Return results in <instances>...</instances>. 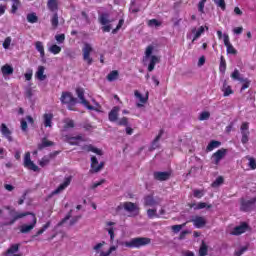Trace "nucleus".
I'll return each mask as SVG.
<instances>
[{
    "label": "nucleus",
    "instance_id": "f257e3e1",
    "mask_svg": "<svg viewBox=\"0 0 256 256\" xmlns=\"http://www.w3.org/2000/svg\"><path fill=\"white\" fill-rule=\"evenodd\" d=\"M150 243H152V240L150 238L138 237V238H132L129 241L121 242L120 245L128 249H141L142 247H145Z\"/></svg>",
    "mask_w": 256,
    "mask_h": 256
},
{
    "label": "nucleus",
    "instance_id": "f03ea898",
    "mask_svg": "<svg viewBox=\"0 0 256 256\" xmlns=\"http://www.w3.org/2000/svg\"><path fill=\"white\" fill-rule=\"evenodd\" d=\"M129 213L128 217L135 218L140 213L139 206L134 202H121L120 205L116 207V212L121 213L122 211Z\"/></svg>",
    "mask_w": 256,
    "mask_h": 256
},
{
    "label": "nucleus",
    "instance_id": "7ed1b4c3",
    "mask_svg": "<svg viewBox=\"0 0 256 256\" xmlns=\"http://www.w3.org/2000/svg\"><path fill=\"white\" fill-rule=\"evenodd\" d=\"M46 7H48L50 12H54L52 18H50V24L52 25V29L55 30L59 26V15L57 14V11L59 10V3L57 0H48Z\"/></svg>",
    "mask_w": 256,
    "mask_h": 256
},
{
    "label": "nucleus",
    "instance_id": "20e7f679",
    "mask_svg": "<svg viewBox=\"0 0 256 256\" xmlns=\"http://www.w3.org/2000/svg\"><path fill=\"white\" fill-rule=\"evenodd\" d=\"M154 50V47L152 45L147 46L146 51L144 52L145 58L149 59L150 58V63L148 64V72H152L154 70V67H156V65L158 63H160V58L156 55H152Z\"/></svg>",
    "mask_w": 256,
    "mask_h": 256
},
{
    "label": "nucleus",
    "instance_id": "39448f33",
    "mask_svg": "<svg viewBox=\"0 0 256 256\" xmlns=\"http://www.w3.org/2000/svg\"><path fill=\"white\" fill-rule=\"evenodd\" d=\"M256 204V197L246 200L244 198L240 199V212L250 213L253 211Z\"/></svg>",
    "mask_w": 256,
    "mask_h": 256
},
{
    "label": "nucleus",
    "instance_id": "423d86ee",
    "mask_svg": "<svg viewBox=\"0 0 256 256\" xmlns=\"http://www.w3.org/2000/svg\"><path fill=\"white\" fill-rule=\"evenodd\" d=\"M23 166H24V168H26L30 171H34V172L40 171V168L30 158V152L24 153Z\"/></svg>",
    "mask_w": 256,
    "mask_h": 256
},
{
    "label": "nucleus",
    "instance_id": "0eeeda50",
    "mask_svg": "<svg viewBox=\"0 0 256 256\" xmlns=\"http://www.w3.org/2000/svg\"><path fill=\"white\" fill-rule=\"evenodd\" d=\"M76 95L80 100V104L86 107L88 110L93 111L94 106L90 105L89 101L85 99V90L81 87L76 88Z\"/></svg>",
    "mask_w": 256,
    "mask_h": 256
},
{
    "label": "nucleus",
    "instance_id": "6e6552de",
    "mask_svg": "<svg viewBox=\"0 0 256 256\" xmlns=\"http://www.w3.org/2000/svg\"><path fill=\"white\" fill-rule=\"evenodd\" d=\"M250 230L251 227L247 224V222H241L239 226L233 228L232 232H230V235L240 236Z\"/></svg>",
    "mask_w": 256,
    "mask_h": 256
},
{
    "label": "nucleus",
    "instance_id": "1a4fd4ad",
    "mask_svg": "<svg viewBox=\"0 0 256 256\" xmlns=\"http://www.w3.org/2000/svg\"><path fill=\"white\" fill-rule=\"evenodd\" d=\"M93 48L89 43H85L84 47L82 48L83 52V61L87 63L88 66L93 64V59L90 57V54L92 53Z\"/></svg>",
    "mask_w": 256,
    "mask_h": 256
},
{
    "label": "nucleus",
    "instance_id": "9d476101",
    "mask_svg": "<svg viewBox=\"0 0 256 256\" xmlns=\"http://www.w3.org/2000/svg\"><path fill=\"white\" fill-rule=\"evenodd\" d=\"M250 128V124L248 122H243L240 127L241 131V143L247 144L248 143V137L250 136V131H248Z\"/></svg>",
    "mask_w": 256,
    "mask_h": 256
},
{
    "label": "nucleus",
    "instance_id": "9b49d317",
    "mask_svg": "<svg viewBox=\"0 0 256 256\" xmlns=\"http://www.w3.org/2000/svg\"><path fill=\"white\" fill-rule=\"evenodd\" d=\"M0 133L1 135L7 139L8 142H13V132L7 127L5 123H1L0 125Z\"/></svg>",
    "mask_w": 256,
    "mask_h": 256
},
{
    "label": "nucleus",
    "instance_id": "f8f14e48",
    "mask_svg": "<svg viewBox=\"0 0 256 256\" xmlns=\"http://www.w3.org/2000/svg\"><path fill=\"white\" fill-rule=\"evenodd\" d=\"M227 155V149L225 148H221L220 150H217L212 158H213V161H214V164L215 165H219L220 164V161L223 160V158Z\"/></svg>",
    "mask_w": 256,
    "mask_h": 256
},
{
    "label": "nucleus",
    "instance_id": "ddd939ff",
    "mask_svg": "<svg viewBox=\"0 0 256 256\" xmlns=\"http://www.w3.org/2000/svg\"><path fill=\"white\" fill-rule=\"evenodd\" d=\"M104 165H105L104 162L98 163V160H97L96 156H92L91 157V170H90V172L91 173H97V172L101 171V169L104 168Z\"/></svg>",
    "mask_w": 256,
    "mask_h": 256
},
{
    "label": "nucleus",
    "instance_id": "4468645a",
    "mask_svg": "<svg viewBox=\"0 0 256 256\" xmlns=\"http://www.w3.org/2000/svg\"><path fill=\"white\" fill-rule=\"evenodd\" d=\"M65 139L67 140L69 145L72 146H78L81 142L85 141V139H83L82 134H79L78 136H65Z\"/></svg>",
    "mask_w": 256,
    "mask_h": 256
},
{
    "label": "nucleus",
    "instance_id": "2eb2a0df",
    "mask_svg": "<svg viewBox=\"0 0 256 256\" xmlns=\"http://www.w3.org/2000/svg\"><path fill=\"white\" fill-rule=\"evenodd\" d=\"M36 224H37V218H36V215L33 214V222H31V224H23L21 227H20V233L22 234H26V233H29L30 231H32L34 229V227H36Z\"/></svg>",
    "mask_w": 256,
    "mask_h": 256
},
{
    "label": "nucleus",
    "instance_id": "dca6fc26",
    "mask_svg": "<svg viewBox=\"0 0 256 256\" xmlns=\"http://www.w3.org/2000/svg\"><path fill=\"white\" fill-rule=\"evenodd\" d=\"M60 101L63 104L77 103V98H74L70 92H63Z\"/></svg>",
    "mask_w": 256,
    "mask_h": 256
},
{
    "label": "nucleus",
    "instance_id": "f3484780",
    "mask_svg": "<svg viewBox=\"0 0 256 256\" xmlns=\"http://www.w3.org/2000/svg\"><path fill=\"white\" fill-rule=\"evenodd\" d=\"M224 45L226 47V53H228L230 55H236L237 54V50L235 49V47L232 46L231 42L229 41V35L228 34H224Z\"/></svg>",
    "mask_w": 256,
    "mask_h": 256
},
{
    "label": "nucleus",
    "instance_id": "a211bd4d",
    "mask_svg": "<svg viewBox=\"0 0 256 256\" xmlns=\"http://www.w3.org/2000/svg\"><path fill=\"white\" fill-rule=\"evenodd\" d=\"M71 180H72V177L69 176L68 178H65L64 179V182L61 183L57 188L56 190L52 191V195H57L59 193H61L62 191H64L70 184H71Z\"/></svg>",
    "mask_w": 256,
    "mask_h": 256
},
{
    "label": "nucleus",
    "instance_id": "6ab92c4d",
    "mask_svg": "<svg viewBox=\"0 0 256 256\" xmlns=\"http://www.w3.org/2000/svg\"><path fill=\"white\" fill-rule=\"evenodd\" d=\"M191 222L194 224L196 229H202L206 225V219L202 216H195Z\"/></svg>",
    "mask_w": 256,
    "mask_h": 256
},
{
    "label": "nucleus",
    "instance_id": "aec40b11",
    "mask_svg": "<svg viewBox=\"0 0 256 256\" xmlns=\"http://www.w3.org/2000/svg\"><path fill=\"white\" fill-rule=\"evenodd\" d=\"M27 215L33 216L34 213H30V212L16 213V215L11 219V221H9V223H5V226L14 225L19 219H23Z\"/></svg>",
    "mask_w": 256,
    "mask_h": 256
},
{
    "label": "nucleus",
    "instance_id": "412c9836",
    "mask_svg": "<svg viewBox=\"0 0 256 256\" xmlns=\"http://www.w3.org/2000/svg\"><path fill=\"white\" fill-rule=\"evenodd\" d=\"M119 106H114L112 110H110L108 114V119L110 122H117V119L119 118Z\"/></svg>",
    "mask_w": 256,
    "mask_h": 256
},
{
    "label": "nucleus",
    "instance_id": "4be33fe9",
    "mask_svg": "<svg viewBox=\"0 0 256 256\" xmlns=\"http://www.w3.org/2000/svg\"><path fill=\"white\" fill-rule=\"evenodd\" d=\"M171 177V172H154V180L167 181Z\"/></svg>",
    "mask_w": 256,
    "mask_h": 256
},
{
    "label": "nucleus",
    "instance_id": "5701e85b",
    "mask_svg": "<svg viewBox=\"0 0 256 256\" xmlns=\"http://www.w3.org/2000/svg\"><path fill=\"white\" fill-rule=\"evenodd\" d=\"M83 151H86L87 153H96L99 156H103V151L98 149L97 147H94L92 144L84 145L82 147Z\"/></svg>",
    "mask_w": 256,
    "mask_h": 256
},
{
    "label": "nucleus",
    "instance_id": "b1692460",
    "mask_svg": "<svg viewBox=\"0 0 256 256\" xmlns=\"http://www.w3.org/2000/svg\"><path fill=\"white\" fill-rule=\"evenodd\" d=\"M221 91L224 92V97H229L233 95V90L230 85H228V82L225 80L224 84L222 85Z\"/></svg>",
    "mask_w": 256,
    "mask_h": 256
},
{
    "label": "nucleus",
    "instance_id": "393cba45",
    "mask_svg": "<svg viewBox=\"0 0 256 256\" xmlns=\"http://www.w3.org/2000/svg\"><path fill=\"white\" fill-rule=\"evenodd\" d=\"M164 130L161 129L157 136H155V139L153 140V143H151V151L156 150L159 147L158 141L163 137Z\"/></svg>",
    "mask_w": 256,
    "mask_h": 256
},
{
    "label": "nucleus",
    "instance_id": "a878e982",
    "mask_svg": "<svg viewBox=\"0 0 256 256\" xmlns=\"http://www.w3.org/2000/svg\"><path fill=\"white\" fill-rule=\"evenodd\" d=\"M44 73H45L44 66H38V70L35 73V78H37L40 81H44L45 79H47V75H44Z\"/></svg>",
    "mask_w": 256,
    "mask_h": 256
},
{
    "label": "nucleus",
    "instance_id": "bb28decb",
    "mask_svg": "<svg viewBox=\"0 0 256 256\" xmlns=\"http://www.w3.org/2000/svg\"><path fill=\"white\" fill-rule=\"evenodd\" d=\"M1 73L4 77H6L7 75H13L14 68L11 65L5 64L3 65V67H1Z\"/></svg>",
    "mask_w": 256,
    "mask_h": 256
},
{
    "label": "nucleus",
    "instance_id": "cd10ccee",
    "mask_svg": "<svg viewBox=\"0 0 256 256\" xmlns=\"http://www.w3.org/2000/svg\"><path fill=\"white\" fill-rule=\"evenodd\" d=\"M157 205L156 200H154L152 195H147L144 197V206L146 207H154Z\"/></svg>",
    "mask_w": 256,
    "mask_h": 256
},
{
    "label": "nucleus",
    "instance_id": "c85d7f7f",
    "mask_svg": "<svg viewBox=\"0 0 256 256\" xmlns=\"http://www.w3.org/2000/svg\"><path fill=\"white\" fill-rule=\"evenodd\" d=\"M221 146V142L217 140H212L210 143H208L206 147V152H212L214 149H217Z\"/></svg>",
    "mask_w": 256,
    "mask_h": 256
},
{
    "label": "nucleus",
    "instance_id": "c756f323",
    "mask_svg": "<svg viewBox=\"0 0 256 256\" xmlns=\"http://www.w3.org/2000/svg\"><path fill=\"white\" fill-rule=\"evenodd\" d=\"M98 21L102 26H107L108 23H111V21H109L108 13H102L101 15H99Z\"/></svg>",
    "mask_w": 256,
    "mask_h": 256
},
{
    "label": "nucleus",
    "instance_id": "7c9ffc66",
    "mask_svg": "<svg viewBox=\"0 0 256 256\" xmlns=\"http://www.w3.org/2000/svg\"><path fill=\"white\" fill-rule=\"evenodd\" d=\"M18 251H19V244H12L11 246H9V248L5 252L4 256L13 255V254L17 253Z\"/></svg>",
    "mask_w": 256,
    "mask_h": 256
},
{
    "label": "nucleus",
    "instance_id": "2f4dec72",
    "mask_svg": "<svg viewBox=\"0 0 256 256\" xmlns=\"http://www.w3.org/2000/svg\"><path fill=\"white\" fill-rule=\"evenodd\" d=\"M43 118H44V126L45 127H52L53 114L52 113H45Z\"/></svg>",
    "mask_w": 256,
    "mask_h": 256
},
{
    "label": "nucleus",
    "instance_id": "473e14b6",
    "mask_svg": "<svg viewBox=\"0 0 256 256\" xmlns=\"http://www.w3.org/2000/svg\"><path fill=\"white\" fill-rule=\"evenodd\" d=\"M35 49H37L41 58L45 57V50H44L43 42H41V41L35 42Z\"/></svg>",
    "mask_w": 256,
    "mask_h": 256
},
{
    "label": "nucleus",
    "instance_id": "72a5a7b5",
    "mask_svg": "<svg viewBox=\"0 0 256 256\" xmlns=\"http://www.w3.org/2000/svg\"><path fill=\"white\" fill-rule=\"evenodd\" d=\"M118 78H119V71L117 70L110 71L108 76H106V79H108L109 82L116 81Z\"/></svg>",
    "mask_w": 256,
    "mask_h": 256
},
{
    "label": "nucleus",
    "instance_id": "f704fd0d",
    "mask_svg": "<svg viewBox=\"0 0 256 256\" xmlns=\"http://www.w3.org/2000/svg\"><path fill=\"white\" fill-rule=\"evenodd\" d=\"M54 143L52 141H49L48 139L44 138L42 139V143L38 144V149L43 150L46 147H52Z\"/></svg>",
    "mask_w": 256,
    "mask_h": 256
},
{
    "label": "nucleus",
    "instance_id": "c9c22d12",
    "mask_svg": "<svg viewBox=\"0 0 256 256\" xmlns=\"http://www.w3.org/2000/svg\"><path fill=\"white\" fill-rule=\"evenodd\" d=\"M26 19H27V22L31 24L38 22V16L36 15L35 12L28 13L26 16Z\"/></svg>",
    "mask_w": 256,
    "mask_h": 256
},
{
    "label": "nucleus",
    "instance_id": "e433bc0d",
    "mask_svg": "<svg viewBox=\"0 0 256 256\" xmlns=\"http://www.w3.org/2000/svg\"><path fill=\"white\" fill-rule=\"evenodd\" d=\"M134 95L136 98L139 99L140 103L145 104L149 100V95H146V97H143V95L138 91L135 90Z\"/></svg>",
    "mask_w": 256,
    "mask_h": 256
},
{
    "label": "nucleus",
    "instance_id": "4c0bfd02",
    "mask_svg": "<svg viewBox=\"0 0 256 256\" xmlns=\"http://www.w3.org/2000/svg\"><path fill=\"white\" fill-rule=\"evenodd\" d=\"M148 219H158L160 215L157 214V209H148L147 210Z\"/></svg>",
    "mask_w": 256,
    "mask_h": 256
},
{
    "label": "nucleus",
    "instance_id": "58836bf2",
    "mask_svg": "<svg viewBox=\"0 0 256 256\" xmlns=\"http://www.w3.org/2000/svg\"><path fill=\"white\" fill-rule=\"evenodd\" d=\"M19 7H21V1L19 0H12V8H11V13L16 14Z\"/></svg>",
    "mask_w": 256,
    "mask_h": 256
},
{
    "label": "nucleus",
    "instance_id": "ea45409f",
    "mask_svg": "<svg viewBox=\"0 0 256 256\" xmlns=\"http://www.w3.org/2000/svg\"><path fill=\"white\" fill-rule=\"evenodd\" d=\"M230 78H232L234 81H242V80H246V78H241L240 77V72L237 69H234L233 73L230 74Z\"/></svg>",
    "mask_w": 256,
    "mask_h": 256
},
{
    "label": "nucleus",
    "instance_id": "a19ab883",
    "mask_svg": "<svg viewBox=\"0 0 256 256\" xmlns=\"http://www.w3.org/2000/svg\"><path fill=\"white\" fill-rule=\"evenodd\" d=\"M219 70L222 74H224L225 71L227 70V61L225 60L224 56H221V58H220V68H219Z\"/></svg>",
    "mask_w": 256,
    "mask_h": 256
},
{
    "label": "nucleus",
    "instance_id": "79ce46f5",
    "mask_svg": "<svg viewBox=\"0 0 256 256\" xmlns=\"http://www.w3.org/2000/svg\"><path fill=\"white\" fill-rule=\"evenodd\" d=\"M223 184H224V178L223 176H220L217 179H215L213 183H211V187L218 188L220 187V185H223Z\"/></svg>",
    "mask_w": 256,
    "mask_h": 256
},
{
    "label": "nucleus",
    "instance_id": "37998d69",
    "mask_svg": "<svg viewBox=\"0 0 256 256\" xmlns=\"http://www.w3.org/2000/svg\"><path fill=\"white\" fill-rule=\"evenodd\" d=\"M49 52L52 53L53 55H57L60 52H62V47L57 46L56 44L50 46Z\"/></svg>",
    "mask_w": 256,
    "mask_h": 256
},
{
    "label": "nucleus",
    "instance_id": "c03bdc74",
    "mask_svg": "<svg viewBox=\"0 0 256 256\" xmlns=\"http://www.w3.org/2000/svg\"><path fill=\"white\" fill-rule=\"evenodd\" d=\"M75 127L74 120L67 119L64 120V130L73 129Z\"/></svg>",
    "mask_w": 256,
    "mask_h": 256
},
{
    "label": "nucleus",
    "instance_id": "a18cd8bd",
    "mask_svg": "<svg viewBox=\"0 0 256 256\" xmlns=\"http://www.w3.org/2000/svg\"><path fill=\"white\" fill-rule=\"evenodd\" d=\"M72 214H73V210H69V212L67 213V216H65L64 219H61V221L58 222V227L63 226V224H65L68 220H70Z\"/></svg>",
    "mask_w": 256,
    "mask_h": 256
},
{
    "label": "nucleus",
    "instance_id": "49530a36",
    "mask_svg": "<svg viewBox=\"0 0 256 256\" xmlns=\"http://www.w3.org/2000/svg\"><path fill=\"white\" fill-rule=\"evenodd\" d=\"M214 4L217 5V7H220L222 11H225V9H227L225 0H214Z\"/></svg>",
    "mask_w": 256,
    "mask_h": 256
},
{
    "label": "nucleus",
    "instance_id": "de8ad7c7",
    "mask_svg": "<svg viewBox=\"0 0 256 256\" xmlns=\"http://www.w3.org/2000/svg\"><path fill=\"white\" fill-rule=\"evenodd\" d=\"M204 208L211 209L212 205H207L206 202H199L198 205H196L195 210H202Z\"/></svg>",
    "mask_w": 256,
    "mask_h": 256
},
{
    "label": "nucleus",
    "instance_id": "09e8293b",
    "mask_svg": "<svg viewBox=\"0 0 256 256\" xmlns=\"http://www.w3.org/2000/svg\"><path fill=\"white\" fill-rule=\"evenodd\" d=\"M54 39H56L58 44H63L64 41L66 40V35L65 34H56V36H54Z\"/></svg>",
    "mask_w": 256,
    "mask_h": 256
},
{
    "label": "nucleus",
    "instance_id": "8fccbe9b",
    "mask_svg": "<svg viewBox=\"0 0 256 256\" xmlns=\"http://www.w3.org/2000/svg\"><path fill=\"white\" fill-rule=\"evenodd\" d=\"M50 161L51 159L48 156H44L42 157L41 161H39V166L46 167Z\"/></svg>",
    "mask_w": 256,
    "mask_h": 256
},
{
    "label": "nucleus",
    "instance_id": "3c124183",
    "mask_svg": "<svg viewBox=\"0 0 256 256\" xmlns=\"http://www.w3.org/2000/svg\"><path fill=\"white\" fill-rule=\"evenodd\" d=\"M117 250V246H110L107 252H101L99 256H110L113 251Z\"/></svg>",
    "mask_w": 256,
    "mask_h": 256
},
{
    "label": "nucleus",
    "instance_id": "603ef678",
    "mask_svg": "<svg viewBox=\"0 0 256 256\" xmlns=\"http://www.w3.org/2000/svg\"><path fill=\"white\" fill-rule=\"evenodd\" d=\"M183 227H186V223L173 225V226H172V231H173L174 233H179V232L183 229Z\"/></svg>",
    "mask_w": 256,
    "mask_h": 256
},
{
    "label": "nucleus",
    "instance_id": "864d4df0",
    "mask_svg": "<svg viewBox=\"0 0 256 256\" xmlns=\"http://www.w3.org/2000/svg\"><path fill=\"white\" fill-rule=\"evenodd\" d=\"M147 25L150 26V27H160L161 26V22L158 21L157 19H151L147 22Z\"/></svg>",
    "mask_w": 256,
    "mask_h": 256
},
{
    "label": "nucleus",
    "instance_id": "5fc2aeb1",
    "mask_svg": "<svg viewBox=\"0 0 256 256\" xmlns=\"http://www.w3.org/2000/svg\"><path fill=\"white\" fill-rule=\"evenodd\" d=\"M204 195H205V191L199 190V189L194 190V198L201 199Z\"/></svg>",
    "mask_w": 256,
    "mask_h": 256
},
{
    "label": "nucleus",
    "instance_id": "6e6d98bb",
    "mask_svg": "<svg viewBox=\"0 0 256 256\" xmlns=\"http://www.w3.org/2000/svg\"><path fill=\"white\" fill-rule=\"evenodd\" d=\"M241 83H244L241 87V91H244L250 87L251 81L248 78H245V80H241Z\"/></svg>",
    "mask_w": 256,
    "mask_h": 256
},
{
    "label": "nucleus",
    "instance_id": "4d7b16f0",
    "mask_svg": "<svg viewBox=\"0 0 256 256\" xmlns=\"http://www.w3.org/2000/svg\"><path fill=\"white\" fill-rule=\"evenodd\" d=\"M203 32H205V28L203 26H200L198 31H196L194 39H192V41L197 40L199 37H201V35L203 34Z\"/></svg>",
    "mask_w": 256,
    "mask_h": 256
},
{
    "label": "nucleus",
    "instance_id": "13d9d810",
    "mask_svg": "<svg viewBox=\"0 0 256 256\" xmlns=\"http://www.w3.org/2000/svg\"><path fill=\"white\" fill-rule=\"evenodd\" d=\"M207 255V246L205 243H202L199 249V256H206Z\"/></svg>",
    "mask_w": 256,
    "mask_h": 256
},
{
    "label": "nucleus",
    "instance_id": "bf43d9fd",
    "mask_svg": "<svg viewBox=\"0 0 256 256\" xmlns=\"http://www.w3.org/2000/svg\"><path fill=\"white\" fill-rule=\"evenodd\" d=\"M117 125L127 127L128 126V118L127 117L121 118L120 120H118Z\"/></svg>",
    "mask_w": 256,
    "mask_h": 256
},
{
    "label": "nucleus",
    "instance_id": "052dcab7",
    "mask_svg": "<svg viewBox=\"0 0 256 256\" xmlns=\"http://www.w3.org/2000/svg\"><path fill=\"white\" fill-rule=\"evenodd\" d=\"M210 118V113L209 112H202L199 115V121H205Z\"/></svg>",
    "mask_w": 256,
    "mask_h": 256
},
{
    "label": "nucleus",
    "instance_id": "680f3d73",
    "mask_svg": "<svg viewBox=\"0 0 256 256\" xmlns=\"http://www.w3.org/2000/svg\"><path fill=\"white\" fill-rule=\"evenodd\" d=\"M11 41H12L11 37L5 38V40H4V42H3V48H4L5 50H7V49L10 48Z\"/></svg>",
    "mask_w": 256,
    "mask_h": 256
},
{
    "label": "nucleus",
    "instance_id": "e2e57ef3",
    "mask_svg": "<svg viewBox=\"0 0 256 256\" xmlns=\"http://www.w3.org/2000/svg\"><path fill=\"white\" fill-rule=\"evenodd\" d=\"M207 0H200L199 4H198V11L200 13H204V9H205V4H206Z\"/></svg>",
    "mask_w": 256,
    "mask_h": 256
},
{
    "label": "nucleus",
    "instance_id": "0e129e2a",
    "mask_svg": "<svg viewBox=\"0 0 256 256\" xmlns=\"http://www.w3.org/2000/svg\"><path fill=\"white\" fill-rule=\"evenodd\" d=\"M32 77H33V70L28 69L27 73H24V78L26 79V81H31Z\"/></svg>",
    "mask_w": 256,
    "mask_h": 256
},
{
    "label": "nucleus",
    "instance_id": "69168bd1",
    "mask_svg": "<svg viewBox=\"0 0 256 256\" xmlns=\"http://www.w3.org/2000/svg\"><path fill=\"white\" fill-rule=\"evenodd\" d=\"M248 250L247 246L241 247L239 250L234 252V255L236 256H242L246 251Z\"/></svg>",
    "mask_w": 256,
    "mask_h": 256
},
{
    "label": "nucleus",
    "instance_id": "338daca9",
    "mask_svg": "<svg viewBox=\"0 0 256 256\" xmlns=\"http://www.w3.org/2000/svg\"><path fill=\"white\" fill-rule=\"evenodd\" d=\"M250 169L255 170L256 169V160L255 158H248Z\"/></svg>",
    "mask_w": 256,
    "mask_h": 256
},
{
    "label": "nucleus",
    "instance_id": "774afa93",
    "mask_svg": "<svg viewBox=\"0 0 256 256\" xmlns=\"http://www.w3.org/2000/svg\"><path fill=\"white\" fill-rule=\"evenodd\" d=\"M20 128L22 129L23 132H27V122L26 120H20Z\"/></svg>",
    "mask_w": 256,
    "mask_h": 256
}]
</instances>
